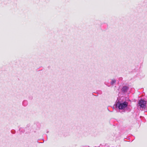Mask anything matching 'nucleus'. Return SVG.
Wrapping results in <instances>:
<instances>
[{
    "label": "nucleus",
    "instance_id": "1",
    "mask_svg": "<svg viewBox=\"0 0 147 147\" xmlns=\"http://www.w3.org/2000/svg\"><path fill=\"white\" fill-rule=\"evenodd\" d=\"M128 104L127 102H124L121 103H118L117 105L118 106L119 109L124 110L127 107Z\"/></svg>",
    "mask_w": 147,
    "mask_h": 147
},
{
    "label": "nucleus",
    "instance_id": "2",
    "mask_svg": "<svg viewBox=\"0 0 147 147\" xmlns=\"http://www.w3.org/2000/svg\"><path fill=\"white\" fill-rule=\"evenodd\" d=\"M138 104L141 108L142 109H145L146 106V101L144 100L141 99L139 101Z\"/></svg>",
    "mask_w": 147,
    "mask_h": 147
},
{
    "label": "nucleus",
    "instance_id": "3",
    "mask_svg": "<svg viewBox=\"0 0 147 147\" xmlns=\"http://www.w3.org/2000/svg\"><path fill=\"white\" fill-rule=\"evenodd\" d=\"M128 87L127 86H125L123 87V88L122 90L123 91L125 92L127 91V90L128 89Z\"/></svg>",
    "mask_w": 147,
    "mask_h": 147
},
{
    "label": "nucleus",
    "instance_id": "4",
    "mask_svg": "<svg viewBox=\"0 0 147 147\" xmlns=\"http://www.w3.org/2000/svg\"><path fill=\"white\" fill-rule=\"evenodd\" d=\"M116 80H112L111 82V84L112 85L114 83H115L116 82Z\"/></svg>",
    "mask_w": 147,
    "mask_h": 147
},
{
    "label": "nucleus",
    "instance_id": "5",
    "mask_svg": "<svg viewBox=\"0 0 147 147\" xmlns=\"http://www.w3.org/2000/svg\"><path fill=\"white\" fill-rule=\"evenodd\" d=\"M25 102H26V101H24V102H23V104L24 105H24V103Z\"/></svg>",
    "mask_w": 147,
    "mask_h": 147
}]
</instances>
